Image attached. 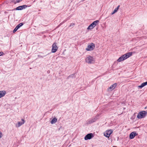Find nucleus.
<instances>
[{
    "label": "nucleus",
    "mask_w": 147,
    "mask_h": 147,
    "mask_svg": "<svg viewBox=\"0 0 147 147\" xmlns=\"http://www.w3.org/2000/svg\"><path fill=\"white\" fill-rule=\"evenodd\" d=\"M94 28L93 26H92V25L91 24H90L88 27L87 29L88 30H91L93 29Z\"/></svg>",
    "instance_id": "nucleus-17"
},
{
    "label": "nucleus",
    "mask_w": 147,
    "mask_h": 147,
    "mask_svg": "<svg viewBox=\"0 0 147 147\" xmlns=\"http://www.w3.org/2000/svg\"><path fill=\"white\" fill-rule=\"evenodd\" d=\"M45 56H40V57L43 58L44 57H45Z\"/></svg>",
    "instance_id": "nucleus-28"
},
{
    "label": "nucleus",
    "mask_w": 147,
    "mask_h": 147,
    "mask_svg": "<svg viewBox=\"0 0 147 147\" xmlns=\"http://www.w3.org/2000/svg\"><path fill=\"white\" fill-rule=\"evenodd\" d=\"M147 114V112L145 111H143L140 112L137 116V117L139 119L144 118Z\"/></svg>",
    "instance_id": "nucleus-3"
},
{
    "label": "nucleus",
    "mask_w": 147,
    "mask_h": 147,
    "mask_svg": "<svg viewBox=\"0 0 147 147\" xmlns=\"http://www.w3.org/2000/svg\"><path fill=\"white\" fill-rule=\"evenodd\" d=\"M3 54V52H0V56L2 55Z\"/></svg>",
    "instance_id": "nucleus-24"
},
{
    "label": "nucleus",
    "mask_w": 147,
    "mask_h": 147,
    "mask_svg": "<svg viewBox=\"0 0 147 147\" xmlns=\"http://www.w3.org/2000/svg\"><path fill=\"white\" fill-rule=\"evenodd\" d=\"M6 94V92L5 90L0 91V98L4 96Z\"/></svg>",
    "instance_id": "nucleus-13"
},
{
    "label": "nucleus",
    "mask_w": 147,
    "mask_h": 147,
    "mask_svg": "<svg viewBox=\"0 0 147 147\" xmlns=\"http://www.w3.org/2000/svg\"><path fill=\"white\" fill-rule=\"evenodd\" d=\"M3 136V134L0 131V138H1Z\"/></svg>",
    "instance_id": "nucleus-22"
},
{
    "label": "nucleus",
    "mask_w": 147,
    "mask_h": 147,
    "mask_svg": "<svg viewBox=\"0 0 147 147\" xmlns=\"http://www.w3.org/2000/svg\"><path fill=\"white\" fill-rule=\"evenodd\" d=\"M69 77H71V78L75 77L74 74H71V75H70L69 76H68V78H69Z\"/></svg>",
    "instance_id": "nucleus-21"
},
{
    "label": "nucleus",
    "mask_w": 147,
    "mask_h": 147,
    "mask_svg": "<svg viewBox=\"0 0 147 147\" xmlns=\"http://www.w3.org/2000/svg\"><path fill=\"white\" fill-rule=\"evenodd\" d=\"M97 117H96L94 118L88 120L87 121V124H89L92 123L96 121L97 120Z\"/></svg>",
    "instance_id": "nucleus-9"
},
{
    "label": "nucleus",
    "mask_w": 147,
    "mask_h": 147,
    "mask_svg": "<svg viewBox=\"0 0 147 147\" xmlns=\"http://www.w3.org/2000/svg\"><path fill=\"white\" fill-rule=\"evenodd\" d=\"M27 7V6L26 5H24L22 6H19L16 8V10H21L23 9H25Z\"/></svg>",
    "instance_id": "nucleus-11"
},
{
    "label": "nucleus",
    "mask_w": 147,
    "mask_h": 147,
    "mask_svg": "<svg viewBox=\"0 0 147 147\" xmlns=\"http://www.w3.org/2000/svg\"><path fill=\"white\" fill-rule=\"evenodd\" d=\"M58 47L57 45V43L55 42L54 43L52 46L51 52L52 53H55L57 50Z\"/></svg>",
    "instance_id": "nucleus-5"
},
{
    "label": "nucleus",
    "mask_w": 147,
    "mask_h": 147,
    "mask_svg": "<svg viewBox=\"0 0 147 147\" xmlns=\"http://www.w3.org/2000/svg\"><path fill=\"white\" fill-rule=\"evenodd\" d=\"M15 29H16V30H17L19 28L16 26V28H15Z\"/></svg>",
    "instance_id": "nucleus-27"
},
{
    "label": "nucleus",
    "mask_w": 147,
    "mask_h": 147,
    "mask_svg": "<svg viewBox=\"0 0 147 147\" xmlns=\"http://www.w3.org/2000/svg\"><path fill=\"white\" fill-rule=\"evenodd\" d=\"M86 62L88 64L94 63L95 62L94 59L92 57L88 56L86 59Z\"/></svg>",
    "instance_id": "nucleus-2"
},
{
    "label": "nucleus",
    "mask_w": 147,
    "mask_h": 147,
    "mask_svg": "<svg viewBox=\"0 0 147 147\" xmlns=\"http://www.w3.org/2000/svg\"><path fill=\"white\" fill-rule=\"evenodd\" d=\"M22 0H13V2L15 3H19Z\"/></svg>",
    "instance_id": "nucleus-19"
},
{
    "label": "nucleus",
    "mask_w": 147,
    "mask_h": 147,
    "mask_svg": "<svg viewBox=\"0 0 147 147\" xmlns=\"http://www.w3.org/2000/svg\"><path fill=\"white\" fill-rule=\"evenodd\" d=\"M99 22V21L97 20L94 21L93 23L91 24L94 27H95L97 24H98Z\"/></svg>",
    "instance_id": "nucleus-15"
},
{
    "label": "nucleus",
    "mask_w": 147,
    "mask_h": 147,
    "mask_svg": "<svg viewBox=\"0 0 147 147\" xmlns=\"http://www.w3.org/2000/svg\"><path fill=\"white\" fill-rule=\"evenodd\" d=\"M113 131L110 129L106 131L104 133V135L107 137L109 138L110 135L113 133Z\"/></svg>",
    "instance_id": "nucleus-6"
},
{
    "label": "nucleus",
    "mask_w": 147,
    "mask_h": 147,
    "mask_svg": "<svg viewBox=\"0 0 147 147\" xmlns=\"http://www.w3.org/2000/svg\"><path fill=\"white\" fill-rule=\"evenodd\" d=\"M95 47V45L93 43H91L88 45L86 50L87 51H92V50Z\"/></svg>",
    "instance_id": "nucleus-4"
},
{
    "label": "nucleus",
    "mask_w": 147,
    "mask_h": 147,
    "mask_svg": "<svg viewBox=\"0 0 147 147\" xmlns=\"http://www.w3.org/2000/svg\"><path fill=\"white\" fill-rule=\"evenodd\" d=\"M117 9H115L113 11V12L111 13V15H112L113 14H114V13H115L116 12H117Z\"/></svg>",
    "instance_id": "nucleus-20"
},
{
    "label": "nucleus",
    "mask_w": 147,
    "mask_h": 147,
    "mask_svg": "<svg viewBox=\"0 0 147 147\" xmlns=\"http://www.w3.org/2000/svg\"><path fill=\"white\" fill-rule=\"evenodd\" d=\"M17 30H16V29H15V28L14 29V30H13V32L14 33L15 32H16L17 31Z\"/></svg>",
    "instance_id": "nucleus-26"
},
{
    "label": "nucleus",
    "mask_w": 147,
    "mask_h": 147,
    "mask_svg": "<svg viewBox=\"0 0 147 147\" xmlns=\"http://www.w3.org/2000/svg\"><path fill=\"white\" fill-rule=\"evenodd\" d=\"M117 86V84L116 83H115L111 85L109 87L108 89V91H111L114 89Z\"/></svg>",
    "instance_id": "nucleus-8"
},
{
    "label": "nucleus",
    "mask_w": 147,
    "mask_h": 147,
    "mask_svg": "<svg viewBox=\"0 0 147 147\" xmlns=\"http://www.w3.org/2000/svg\"><path fill=\"white\" fill-rule=\"evenodd\" d=\"M132 54L131 52H129L122 55L117 60V61L119 62L123 61L130 57Z\"/></svg>",
    "instance_id": "nucleus-1"
},
{
    "label": "nucleus",
    "mask_w": 147,
    "mask_h": 147,
    "mask_svg": "<svg viewBox=\"0 0 147 147\" xmlns=\"http://www.w3.org/2000/svg\"><path fill=\"white\" fill-rule=\"evenodd\" d=\"M57 119L55 117V118H53L52 120L51 121V123L52 124H54L55 123H56L57 122Z\"/></svg>",
    "instance_id": "nucleus-16"
},
{
    "label": "nucleus",
    "mask_w": 147,
    "mask_h": 147,
    "mask_svg": "<svg viewBox=\"0 0 147 147\" xmlns=\"http://www.w3.org/2000/svg\"><path fill=\"white\" fill-rule=\"evenodd\" d=\"M74 25V24L73 23L71 24H70V25L69 26L70 27L73 26Z\"/></svg>",
    "instance_id": "nucleus-23"
},
{
    "label": "nucleus",
    "mask_w": 147,
    "mask_h": 147,
    "mask_svg": "<svg viewBox=\"0 0 147 147\" xmlns=\"http://www.w3.org/2000/svg\"><path fill=\"white\" fill-rule=\"evenodd\" d=\"M94 137V135L92 133H89L86 135L84 137V140H90Z\"/></svg>",
    "instance_id": "nucleus-7"
},
{
    "label": "nucleus",
    "mask_w": 147,
    "mask_h": 147,
    "mask_svg": "<svg viewBox=\"0 0 147 147\" xmlns=\"http://www.w3.org/2000/svg\"><path fill=\"white\" fill-rule=\"evenodd\" d=\"M147 85V81L145 82H144L141 85L139 86L138 87L142 88L143 87Z\"/></svg>",
    "instance_id": "nucleus-14"
},
{
    "label": "nucleus",
    "mask_w": 147,
    "mask_h": 147,
    "mask_svg": "<svg viewBox=\"0 0 147 147\" xmlns=\"http://www.w3.org/2000/svg\"><path fill=\"white\" fill-rule=\"evenodd\" d=\"M119 5H118V6L115 9H117V10H118V9H119Z\"/></svg>",
    "instance_id": "nucleus-25"
},
{
    "label": "nucleus",
    "mask_w": 147,
    "mask_h": 147,
    "mask_svg": "<svg viewBox=\"0 0 147 147\" xmlns=\"http://www.w3.org/2000/svg\"><path fill=\"white\" fill-rule=\"evenodd\" d=\"M84 0H82V1H84Z\"/></svg>",
    "instance_id": "nucleus-29"
},
{
    "label": "nucleus",
    "mask_w": 147,
    "mask_h": 147,
    "mask_svg": "<svg viewBox=\"0 0 147 147\" xmlns=\"http://www.w3.org/2000/svg\"><path fill=\"white\" fill-rule=\"evenodd\" d=\"M22 121H19L18 122V123L16 125V127H19L21 125L24 124L25 122V121L23 119H22L21 120Z\"/></svg>",
    "instance_id": "nucleus-10"
},
{
    "label": "nucleus",
    "mask_w": 147,
    "mask_h": 147,
    "mask_svg": "<svg viewBox=\"0 0 147 147\" xmlns=\"http://www.w3.org/2000/svg\"><path fill=\"white\" fill-rule=\"evenodd\" d=\"M23 23H21L19 24H18L17 26V27L19 28H20L21 26H22L23 25Z\"/></svg>",
    "instance_id": "nucleus-18"
},
{
    "label": "nucleus",
    "mask_w": 147,
    "mask_h": 147,
    "mask_svg": "<svg viewBox=\"0 0 147 147\" xmlns=\"http://www.w3.org/2000/svg\"><path fill=\"white\" fill-rule=\"evenodd\" d=\"M137 134L135 132H131L129 135V138L131 139H132L134 138L135 136H136Z\"/></svg>",
    "instance_id": "nucleus-12"
}]
</instances>
